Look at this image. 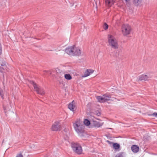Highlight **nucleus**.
I'll return each mask as SVG.
<instances>
[{"instance_id":"6e6552de","label":"nucleus","mask_w":157,"mask_h":157,"mask_svg":"<svg viewBox=\"0 0 157 157\" xmlns=\"http://www.w3.org/2000/svg\"><path fill=\"white\" fill-rule=\"evenodd\" d=\"M92 123V119L88 118H85L84 119L83 124L84 125L88 128H91Z\"/></svg>"},{"instance_id":"dca6fc26","label":"nucleus","mask_w":157,"mask_h":157,"mask_svg":"<svg viewBox=\"0 0 157 157\" xmlns=\"http://www.w3.org/2000/svg\"><path fill=\"white\" fill-rule=\"evenodd\" d=\"M96 98L98 100V101L99 103H104V98L103 96H96Z\"/></svg>"},{"instance_id":"4c0bfd02","label":"nucleus","mask_w":157,"mask_h":157,"mask_svg":"<svg viewBox=\"0 0 157 157\" xmlns=\"http://www.w3.org/2000/svg\"><path fill=\"white\" fill-rule=\"evenodd\" d=\"M107 128V129H113L112 128Z\"/></svg>"},{"instance_id":"9d476101","label":"nucleus","mask_w":157,"mask_h":157,"mask_svg":"<svg viewBox=\"0 0 157 157\" xmlns=\"http://www.w3.org/2000/svg\"><path fill=\"white\" fill-rule=\"evenodd\" d=\"M113 143V145L111 146V147L114 149L115 152L120 151L121 150V148L120 144L116 142Z\"/></svg>"},{"instance_id":"b1692460","label":"nucleus","mask_w":157,"mask_h":157,"mask_svg":"<svg viewBox=\"0 0 157 157\" xmlns=\"http://www.w3.org/2000/svg\"><path fill=\"white\" fill-rule=\"evenodd\" d=\"M147 115L149 116L155 117L157 118V112H154L152 113H148Z\"/></svg>"},{"instance_id":"c9c22d12","label":"nucleus","mask_w":157,"mask_h":157,"mask_svg":"<svg viewBox=\"0 0 157 157\" xmlns=\"http://www.w3.org/2000/svg\"><path fill=\"white\" fill-rule=\"evenodd\" d=\"M3 109H4V113H6V107H4V106H3Z\"/></svg>"},{"instance_id":"4468645a","label":"nucleus","mask_w":157,"mask_h":157,"mask_svg":"<svg viewBox=\"0 0 157 157\" xmlns=\"http://www.w3.org/2000/svg\"><path fill=\"white\" fill-rule=\"evenodd\" d=\"M75 103L74 101L73 100L68 104V109L73 112L76 109Z\"/></svg>"},{"instance_id":"f704fd0d","label":"nucleus","mask_w":157,"mask_h":157,"mask_svg":"<svg viewBox=\"0 0 157 157\" xmlns=\"http://www.w3.org/2000/svg\"><path fill=\"white\" fill-rule=\"evenodd\" d=\"M63 131H64L65 132H66V133H67V132H68V129H67L66 128H65V129L63 130Z\"/></svg>"},{"instance_id":"cd10ccee","label":"nucleus","mask_w":157,"mask_h":157,"mask_svg":"<svg viewBox=\"0 0 157 157\" xmlns=\"http://www.w3.org/2000/svg\"><path fill=\"white\" fill-rule=\"evenodd\" d=\"M0 96H1V98L2 99H4V95L3 94V91L0 87Z\"/></svg>"},{"instance_id":"4be33fe9","label":"nucleus","mask_w":157,"mask_h":157,"mask_svg":"<svg viewBox=\"0 0 157 157\" xmlns=\"http://www.w3.org/2000/svg\"><path fill=\"white\" fill-rule=\"evenodd\" d=\"M125 153L124 152H121L117 153L115 157H124V155Z\"/></svg>"},{"instance_id":"0eeeda50","label":"nucleus","mask_w":157,"mask_h":157,"mask_svg":"<svg viewBox=\"0 0 157 157\" xmlns=\"http://www.w3.org/2000/svg\"><path fill=\"white\" fill-rule=\"evenodd\" d=\"M75 47V45L71 46H68L64 50V51L67 54L72 55V53L74 52V49Z\"/></svg>"},{"instance_id":"58836bf2","label":"nucleus","mask_w":157,"mask_h":157,"mask_svg":"<svg viewBox=\"0 0 157 157\" xmlns=\"http://www.w3.org/2000/svg\"><path fill=\"white\" fill-rule=\"evenodd\" d=\"M152 154L154 155H157V153H153Z\"/></svg>"},{"instance_id":"bb28decb","label":"nucleus","mask_w":157,"mask_h":157,"mask_svg":"<svg viewBox=\"0 0 157 157\" xmlns=\"http://www.w3.org/2000/svg\"><path fill=\"white\" fill-rule=\"evenodd\" d=\"M6 67H1V66H0V72L2 73H3L4 72V71L5 70V69Z\"/></svg>"},{"instance_id":"7c9ffc66","label":"nucleus","mask_w":157,"mask_h":157,"mask_svg":"<svg viewBox=\"0 0 157 157\" xmlns=\"http://www.w3.org/2000/svg\"><path fill=\"white\" fill-rule=\"evenodd\" d=\"M105 136L108 139H110V140H112V137L109 136V134H106Z\"/></svg>"},{"instance_id":"a211bd4d","label":"nucleus","mask_w":157,"mask_h":157,"mask_svg":"<svg viewBox=\"0 0 157 157\" xmlns=\"http://www.w3.org/2000/svg\"><path fill=\"white\" fill-rule=\"evenodd\" d=\"M103 96L104 98V101L105 102H106L107 101L111 100L110 98H111V96L110 95L107 94H103Z\"/></svg>"},{"instance_id":"2f4dec72","label":"nucleus","mask_w":157,"mask_h":157,"mask_svg":"<svg viewBox=\"0 0 157 157\" xmlns=\"http://www.w3.org/2000/svg\"><path fill=\"white\" fill-rule=\"evenodd\" d=\"M96 113V115L98 116H101V112L97 110Z\"/></svg>"},{"instance_id":"423d86ee","label":"nucleus","mask_w":157,"mask_h":157,"mask_svg":"<svg viewBox=\"0 0 157 157\" xmlns=\"http://www.w3.org/2000/svg\"><path fill=\"white\" fill-rule=\"evenodd\" d=\"M104 124L103 122L100 123L94 119H92V123L91 128H99L102 126Z\"/></svg>"},{"instance_id":"a19ab883","label":"nucleus","mask_w":157,"mask_h":157,"mask_svg":"<svg viewBox=\"0 0 157 157\" xmlns=\"http://www.w3.org/2000/svg\"><path fill=\"white\" fill-rule=\"evenodd\" d=\"M89 103H89V102L88 103V105H89Z\"/></svg>"},{"instance_id":"e433bc0d","label":"nucleus","mask_w":157,"mask_h":157,"mask_svg":"<svg viewBox=\"0 0 157 157\" xmlns=\"http://www.w3.org/2000/svg\"><path fill=\"white\" fill-rule=\"evenodd\" d=\"M97 120H98L99 121H101V119H99V118H95Z\"/></svg>"},{"instance_id":"1a4fd4ad","label":"nucleus","mask_w":157,"mask_h":157,"mask_svg":"<svg viewBox=\"0 0 157 157\" xmlns=\"http://www.w3.org/2000/svg\"><path fill=\"white\" fill-rule=\"evenodd\" d=\"M94 71V70L90 69H87L85 71L83 75H82V78H85L90 76Z\"/></svg>"},{"instance_id":"6ab92c4d","label":"nucleus","mask_w":157,"mask_h":157,"mask_svg":"<svg viewBox=\"0 0 157 157\" xmlns=\"http://www.w3.org/2000/svg\"><path fill=\"white\" fill-rule=\"evenodd\" d=\"M115 0H105V3L106 5L112 6L114 4Z\"/></svg>"},{"instance_id":"393cba45","label":"nucleus","mask_w":157,"mask_h":157,"mask_svg":"<svg viewBox=\"0 0 157 157\" xmlns=\"http://www.w3.org/2000/svg\"><path fill=\"white\" fill-rule=\"evenodd\" d=\"M127 6L129 7L131 6V3L130 2V0H124Z\"/></svg>"},{"instance_id":"c85d7f7f","label":"nucleus","mask_w":157,"mask_h":157,"mask_svg":"<svg viewBox=\"0 0 157 157\" xmlns=\"http://www.w3.org/2000/svg\"><path fill=\"white\" fill-rule=\"evenodd\" d=\"M108 27H109V26H108V25L106 23H105L104 24V26H103V29L105 30H106L107 29H108Z\"/></svg>"},{"instance_id":"7ed1b4c3","label":"nucleus","mask_w":157,"mask_h":157,"mask_svg":"<svg viewBox=\"0 0 157 157\" xmlns=\"http://www.w3.org/2000/svg\"><path fill=\"white\" fill-rule=\"evenodd\" d=\"M71 147L74 152L78 155L82 153V148L81 145L78 143H73L71 144Z\"/></svg>"},{"instance_id":"72a5a7b5","label":"nucleus","mask_w":157,"mask_h":157,"mask_svg":"<svg viewBox=\"0 0 157 157\" xmlns=\"http://www.w3.org/2000/svg\"><path fill=\"white\" fill-rule=\"evenodd\" d=\"M2 77H3V84H4V81H5V77L4 76V75L3 73H2Z\"/></svg>"},{"instance_id":"9b49d317","label":"nucleus","mask_w":157,"mask_h":157,"mask_svg":"<svg viewBox=\"0 0 157 157\" xmlns=\"http://www.w3.org/2000/svg\"><path fill=\"white\" fill-rule=\"evenodd\" d=\"M81 51L78 47H75L74 49V52L72 53V56H80L81 54Z\"/></svg>"},{"instance_id":"aec40b11","label":"nucleus","mask_w":157,"mask_h":157,"mask_svg":"<svg viewBox=\"0 0 157 157\" xmlns=\"http://www.w3.org/2000/svg\"><path fill=\"white\" fill-rule=\"evenodd\" d=\"M6 61L3 59H1L0 60V65L2 67H6Z\"/></svg>"},{"instance_id":"f3484780","label":"nucleus","mask_w":157,"mask_h":157,"mask_svg":"<svg viewBox=\"0 0 157 157\" xmlns=\"http://www.w3.org/2000/svg\"><path fill=\"white\" fill-rule=\"evenodd\" d=\"M132 2L134 5L138 6L141 3L143 0H132Z\"/></svg>"},{"instance_id":"a878e982","label":"nucleus","mask_w":157,"mask_h":157,"mask_svg":"<svg viewBox=\"0 0 157 157\" xmlns=\"http://www.w3.org/2000/svg\"><path fill=\"white\" fill-rule=\"evenodd\" d=\"M150 137L148 135H145L144 136L143 138L144 140H149L150 139Z\"/></svg>"},{"instance_id":"20e7f679","label":"nucleus","mask_w":157,"mask_h":157,"mask_svg":"<svg viewBox=\"0 0 157 157\" xmlns=\"http://www.w3.org/2000/svg\"><path fill=\"white\" fill-rule=\"evenodd\" d=\"M122 32L124 36H126L131 33L132 31L131 26L128 24H124L121 27Z\"/></svg>"},{"instance_id":"412c9836","label":"nucleus","mask_w":157,"mask_h":157,"mask_svg":"<svg viewBox=\"0 0 157 157\" xmlns=\"http://www.w3.org/2000/svg\"><path fill=\"white\" fill-rule=\"evenodd\" d=\"M64 77L67 80H70L72 78V76L70 74H64Z\"/></svg>"},{"instance_id":"5701e85b","label":"nucleus","mask_w":157,"mask_h":157,"mask_svg":"<svg viewBox=\"0 0 157 157\" xmlns=\"http://www.w3.org/2000/svg\"><path fill=\"white\" fill-rule=\"evenodd\" d=\"M5 6V2L2 0H0V10L3 8Z\"/></svg>"},{"instance_id":"473e14b6","label":"nucleus","mask_w":157,"mask_h":157,"mask_svg":"<svg viewBox=\"0 0 157 157\" xmlns=\"http://www.w3.org/2000/svg\"><path fill=\"white\" fill-rule=\"evenodd\" d=\"M16 157H23V156L22 153H20L18 154L17 155Z\"/></svg>"},{"instance_id":"ea45409f","label":"nucleus","mask_w":157,"mask_h":157,"mask_svg":"<svg viewBox=\"0 0 157 157\" xmlns=\"http://www.w3.org/2000/svg\"><path fill=\"white\" fill-rule=\"evenodd\" d=\"M66 136H68V135H67V134H66Z\"/></svg>"},{"instance_id":"f03ea898","label":"nucleus","mask_w":157,"mask_h":157,"mask_svg":"<svg viewBox=\"0 0 157 157\" xmlns=\"http://www.w3.org/2000/svg\"><path fill=\"white\" fill-rule=\"evenodd\" d=\"M108 41L109 44L114 49H117L118 48V43L115 38L112 35L108 36Z\"/></svg>"},{"instance_id":"f8f14e48","label":"nucleus","mask_w":157,"mask_h":157,"mask_svg":"<svg viewBox=\"0 0 157 157\" xmlns=\"http://www.w3.org/2000/svg\"><path fill=\"white\" fill-rule=\"evenodd\" d=\"M60 126L59 125V123H56L55 122V123L52 125L51 129L53 131H60Z\"/></svg>"},{"instance_id":"39448f33","label":"nucleus","mask_w":157,"mask_h":157,"mask_svg":"<svg viewBox=\"0 0 157 157\" xmlns=\"http://www.w3.org/2000/svg\"><path fill=\"white\" fill-rule=\"evenodd\" d=\"M29 82L32 85L34 89H35L36 92L39 94L43 95L45 94L44 90L41 87H38L36 83L33 80H28Z\"/></svg>"},{"instance_id":"ddd939ff","label":"nucleus","mask_w":157,"mask_h":157,"mask_svg":"<svg viewBox=\"0 0 157 157\" xmlns=\"http://www.w3.org/2000/svg\"><path fill=\"white\" fill-rule=\"evenodd\" d=\"M131 149L133 153H136L139 151L140 147L138 145L136 144H133L131 146Z\"/></svg>"},{"instance_id":"f257e3e1","label":"nucleus","mask_w":157,"mask_h":157,"mask_svg":"<svg viewBox=\"0 0 157 157\" xmlns=\"http://www.w3.org/2000/svg\"><path fill=\"white\" fill-rule=\"evenodd\" d=\"M75 132L78 134H81V137H83L84 135H83L84 132V126L81 123L80 120H77L73 124Z\"/></svg>"},{"instance_id":"2eb2a0df","label":"nucleus","mask_w":157,"mask_h":157,"mask_svg":"<svg viewBox=\"0 0 157 157\" xmlns=\"http://www.w3.org/2000/svg\"><path fill=\"white\" fill-rule=\"evenodd\" d=\"M148 80V77L147 75H142L139 76V81H147Z\"/></svg>"},{"instance_id":"c756f323","label":"nucleus","mask_w":157,"mask_h":157,"mask_svg":"<svg viewBox=\"0 0 157 157\" xmlns=\"http://www.w3.org/2000/svg\"><path fill=\"white\" fill-rule=\"evenodd\" d=\"M106 142L107 143L109 144L111 146H113V143H114V142H111V141H109V140H107L106 141Z\"/></svg>"}]
</instances>
